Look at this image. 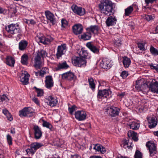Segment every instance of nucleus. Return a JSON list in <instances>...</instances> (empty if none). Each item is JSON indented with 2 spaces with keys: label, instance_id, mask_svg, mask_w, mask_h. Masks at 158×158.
Here are the masks:
<instances>
[{
  "label": "nucleus",
  "instance_id": "nucleus-1",
  "mask_svg": "<svg viewBox=\"0 0 158 158\" xmlns=\"http://www.w3.org/2000/svg\"><path fill=\"white\" fill-rule=\"evenodd\" d=\"M113 3L110 0H101L98 5L101 13L107 15L112 13Z\"/></svg>",
  "mask_w": 158,
  "mask_h": 158
},
{
  "label": "nucleus",
  "instance_id": "nucleus-2",
  "mask_svg": "<svg viewBox=\"0 0 158 158\" xmlns=\"http://www.w3.org/2000/svg\"><path fill=\"white\" fill-rule=\"evenodd\" d=\"M6 29L8 33L12 35L18 36L21 34V30L19 27L14 24H11L7 27H6Z\"/></svg>",
  "mask_w": 158,
  "mask_h": 158
},
{
  "label": "nucleus",
  "instance_id": "nucleus-3",
  "mask_svg": "<svg viewBox=\"0 0 158 158\" xmlns=\"http://www.w3.org/2000/svg\"><path fill=\"white\" fill-rule=\"evenodd\" d=\"M72 64L78 67H85L86 65V61L84 58L79 56H75L72 59Z\"/></svg>",
  "mask_w": 158,
  "mask_h": 158
},
{
  "label": "nucleus",
  "instance_id": "nucleus-4",
  "mask_svg": "<svg viewBox=\"0 0 158 158\" xmlns=\"http://www.w3.org/2000/svg\"><path fill=\"white\" fill-rule=\"evenodd\" d=\"M146 146L149 150L150 156H153V158H157V156L155 155L157 152L156 144L153 141H150L147 143Z\"/></svg>",
  "mask_w": 158,
  "mask_h": 158
},
{
  "label": "nucleus",
  "instance_id": "nucleus-5",
  "mask_svg": "<svg viewBox=\"0 0 158 158\" xmlns=\"http://www.w3.org/2000/svg\"><path fill=\"white\" fill-rule=\"evenodd\" d=\"M35 40L38 43H42L44 44H46L52 41L53 39L50 36H47L45 37L42 34H37L35 37Z\"/></svg>",
  "mask_w": 158,
  "mask_h": 158
},
{
  "label": "nucleus",
  "instance_id": "nucleus-6",
  "mask_svg": "<svg viewBox=\"0 0 158 158\" xmlns=\"http://www.w3.org/2000/svg\"><path fill=\"white\" fill-rule=\"evenodd\" d=\"M40 143L34 142L30 145V148L27 149L26 151L28 155H33L39 148L43 146Z\"/></svg>",
  "mask_w": 158,
  "mask_h": 158
},
{
  "label": "nucleus",
  "instance_id": "nucleus-7",
  "mask_svg": "<svg viewBox=\"0 0 158 158\" xmlns=\"http://www.w3.org/2000/svg\"><path fill=\"white\" fill-rule=\"evenodd\" d=\"M19 115L21 117H31L33 116L34 110L30 107H24L19 111Z\"/></svg>",
  "mask_w": 158,
  "mask_h": 158
},
{
  "label": "nucleus",
  "instance_id": "nucleus-8",
  "mask_svg": "<svg viewBox=\"0 0 158 158\" xmlns=\"http://www.w3.org/2000/svg\"><path fill=\"white\" fill-rule=\"evenodd\" d=\"M113 61L107 58L103 59L100 63V66L105 69H109L113 64Z\"/></svg>",
  "mask_w": 158,
  "mask_h": 158
},
{
  "label": "nucleus",
  "instance_id": "nucleus-9",
  "mask_svg": "<svg viewBox=\"0 0 158 158\" xmlns=\"http://www.w3.org/2000/svg\"><path fill=\"white\" fill-rule=\"evenodd\" d=\"M71 8L74 13L79 15H83L85 13V10L84 8L78 6L77 5H73Z\"/></svg>",
  "mask_w": 158,
  "mask_h": 158
},
{
  "label": "nucleus",
  "instance_id": "nucleus-10",
  "mask_svg": "<svg viewBox=\"0 0 158 158\" xmlns=\"http://www.w3.org/2000/svg\"><path fill=\"white\" fill-rule=\"evenodd\" d=\"M106 110V111L109 112V115L112 117L118 115L120 110L118 108L114 106H111L108 107Z\"/></svg>",
  "mask_w": 158,
  "mask_h": 158
},
{
  "label": "nucleus",
  "instance_id": "nucleus-11",
  "mask_svg": "<svg viewBox=\"0 0 158 158\" xmlns=\"http://www.w3.org/2000/svg\"><path fill=\"white\" fill-rule=\"evenodd\" d=\"M67 49L66 44H63L58 46L57 48L56 56L57 58H59L66 52Z\"/></svg>",
  "mask_w": 158,
  "mask_h": 158
},
{
  "label": "nucleus",
  "instance_id": "nucleus-12",
  "mask_svg": "<svg viewBox=\"0 0 158 158\" xmlns=\"http://www.w3.org/2000/svg\"><path fill=\"white\" fill-rule=\"evenodd\" d=\"M135 86L137 90L139 91L144 90L147 85L144 83L143 79H140L136 81Z\"/></svg>",
  "mask_w": 158,
  "mask_h": 158
},
{
  "label": "nucleus",
  "instance_id": "nucleus-13",
  "mask_svg": "<svg viewBox=\"0 0 158 158\" xmlns=\"http://www.w3.org/2000/svg\"><path fill=\"white\" fill-rule=\"evenodd\" d=\"M111 92L109 89H104L98 91V98L102 99H105L107 100V97L109 96Z\"/></svg>",
  "mask_w": 158,
  "mask_h": 158
},
{
  "label": "nucleus",
  "instance_id": "nucleus-14",
  "mask_svg": "<svg viewBox=\"0 0 158 158\" xmlns=\"http://www.w3.org/2000/svg\"><path fill=\"white\" fill-rule=\"evenodd\" d=\"M75 118L79 121H82L86 118V114L83 111H77L75 113Z\"/></svg>",
  "mask_w": 158,
  "mask_h": 158
},
{
  "label": "nucleus",
  "instance_id": "nucleus-15",
  "mask_svg": "<svg viewBox=\"0 0 158 158\" xmlns=\"http://www.w3.org/2000/svg\"><path fill=\"white\" fill-rule=\"evenodd\" d=\"M20 81L25 85H27L29 77V75L26 71H24L20 77Z\"/></svg>",
  "mask_w": 158,
  "mask_h": 158
},
{
  "label": "nucleus",
  "instance_id": "nucleus-16",
  "mask_svg": "<svg viewBox=\"0 0 158 158\" xmlns=\"http://www.w3.org/2000/svg\"><path fill=\"white\" fill-rule=\"evenodd\" d=\"M72 29L73 32L76 35L81 34L83 29V26L80 24H75L73 27Z\"/></svg>",
  "mask_w": 158,
  "mask_h": 158
},
{
  "label": "nucleus",
  "instance_id": "nucleus-17",
  "mask_svg": "<svg viewBox=\"0 0 158 158\" xmlns=\"http://www.w3.org/2000/svg\"><path fill=\"white\" fill-rule=\"evenodd\" d=\"M45 14L47 20L52 23L53 25L55 24L56 23L55 19L54 18V15L49 11H46L45 12Z\"/></svg>",
  "mask_w": 158,
  "mask_h": 158
},
{
  "label": "nucleus",
  "instance_id": "nucleus-18",
  "mask_svg": "<svg viewBox=\"0 0 158 158\" xmlns=\"http://www.w3.org/2000/svg\"><path fill=\"white\" fill-rule=\"evenodd\" d=\"M46 99L45 102L51 106H55L57 103V101L56 98L52 97V96H48Z\"/></svg>",
  "mask_w": 158,
  "mask_h": 158
},
{
  "label": "nucleus",
  "instance_id": "nucleus-19",
  "mask_svg": "<svg viewBox=\"0 0 158 158\" xmlns=\"http://www.w3.org/2000/svg\"><path fill=\"white\" fill-rule=\"evenodd\" d=\"M116 21L117 19L115 17L111 16L108 17L106 21V23L107 26L109 27L115 25Z\"/></svg>",
  "mask_w": 158,
  "mask_h": 158
},
{
  "label": "nucleus",
  "instance_id": "nucleus-20",
  "mask_svg": "<svg viewBox=\"0 0 158 158\" xmlns=\"http://www.w3.org/2000/svg\"><path fill=\"white\" fill-rule=\"evenodd\" d=\"M149 90L153 93H158V82L155 81L150 84L149 87Z\"/></svg>",
  "mask_w": 158,
  "mask_h": 158
},
{
  "label": "nucleus",
  "instance_id": "nucleus-21",
  "mask_svg": "<svg viewBox=\"0 0 158 158\" xmlns=\"http://www.w3.org/2000/svg\"><path fill=\"white\" fill-rule=\"evenodd\" d=\"M149 124V127L151 129L155 127L157 124V121L156 119L154 117H149L148 119Z\"/></svg>",
  "mask_w": 158,
  "mask_h": 158
},
{
  "label": "nucleus",
  "instance_id": "nucleus-22",
  "mask_svg": "<svg viewBox=\"0 0 158 158\" xmlns=\"http://www.w3.org/2000/svg\"><path fill=\"white\" fill-rule=\"evenodd\" d=\"M45 86L47 88L50 89L53 86V81L52 77L48 76L46 77Z\"/></svg>",
  "mask_w": 158,
  "mask_h": 158
},
{
  "label": "nucleus",
  "instance_id": "nucleus-23",
  "mask_svg": "<svg viewBox=\"0 0 158 158\" xmlns=\"http://www.w3.org/2000/svg\"><path fill=\"white\" fill-rule=\"evenodd\" d=\"M33 129L34 131L35 138L37 139L40 138L42 135L41 128L38 126H35Z\"/></svg>",
  "mask_w": 158,
  "mask_h": 158
},
{
  "label": "nucleus",
  "instance_id": "nucleus-24",
  "mask_svg": "<svg viewBox=\"0 0 158 158\" xmlns=\"http://www.w3.org/2000/svg\"><path fill=\"white\" fill-rule=\"evenodd\" d=\"M28 42L25 40H21L19 44V48L20 51H23L25 50L28 45Z\"/></svg>",
  "mask_w": 158,
  "mask_h": 158
},
{
  "label": "nucleus",
  "instance_id": "nucleus-25",
  "mask_svg": "<svg viewBox=\"0 0 158 158\" xmlns=\"http://www.w3.org/2000/svg\"><path fill=\"white\" fill-rule=\"evenodd\" d=\"M41 57L37 55L34 59V66L36 69H40L41 65Z\"/></svg>",
  "mask_w": 158,
  "mask_h": 158
},
{
  "label": "nucleus",
  "instance_id": "nucleus-26",
  "mask_svg": "<svg viewBox=\"0 0 158 158\" xmlns=\"http://www.w3.org/2000/svg\"><path fill=\"white\" fill-rule=\"evenodd\" d=\"M93 149L97 152H99L102 154H104L106 151L105 148L100 144H97L95 145L93 144Z\"/></svg>",
  "mask_w": 158,
  "mask_h": 158
},
{
  "label": "nucleus",
  "instance_id": "nucleus-27",
  "mask_svg": "<svg viewBox=\"0 0 158 158\" xmlns=\"http://www.w3.org/2000/svg\"><path fill=\"white\" fill-rule=\"evenodd\" d=\"M128 125L131 129L136 130H138L140 127L139 122L135 121L129 123Z\"/></svg>",
  "mask_w": 158,
  "mask_h": 158
},
{
  "label": "nucleus",
  "instance_id": "nucleus-28",
  "mask_svg": "<svg viewBox=\"0 0 158 158\" xmlns=\"http://www.w3.org/2000/svg\"><path fill=\"white\" fill-rule=\"evenodd\" d=\"M86 46L92 52L94 53H97L99 52L98 49L91 42L87 43L86 44Z\"/></svg>",
  "mask_w": 158,
  "mask_h": 158
},
{
  "label": "nucleus",
  "instance_id": "nucleus-29",
  "mask_svg": "<svg viewBox=\"0 0 158 158\" xmlns=\"http://www.w3.org/2000/svg\"><path fill=\"white\" fill-rule=\"evenodd\" d=\"M63 79L70 80L73 79L74 77L73 73L71 72H68L63 73L62 75Z\"/></svg>",
  "mask_w": 158,
  "mask_h": 158
},
{
  "label": "nucleus",
  "instance_id": "nucleus-30",
  "mask_svg": "<svg viewBox=\"0 0 158 158\" xmlns=\"http://www.w3.org/2000/svg\"><path fill=\"white\" fill-rule=\"evenodd\" d=\"M6 60V63L7 65L11 67L14 66L15 60L13 57L10 56H7Z\"/></svg>",
  "mask_w": 158,
  "mask_h": 158
},
{
  "label": "nucleus",
  "instance_id": "nucleus-31",
  "mask_svg": "<svg viewBox=\"0 0 158 158\" xmlns=\"http://www.w3.org/2000/svg\"><path fill=\"white\" fill-rule=\"evenodd\" d=\"M123 63L125 68H128L131 64V60L130 58L125 56L123 57Z\"/></svg>",
  "mask_w": 158,
  "mask_h": 158
},
{
  "label": "nucleus",
  "instance_id": "nucleus-32",
  "mask_svg": "<svg viewBox=\"0 0 158 158\" xmlns=\"http://www.w3.org/2000/svg\"><path fill=\"white\" fill-rule=\"evenodd\" d=\"M69 67L67 64L66 61H64L63 62L59 63L57 65V67L56 68V70L57 71L61 69H66Z\"/></svg>",
  "mask_w": 158,
  "mask_h": 158
},
{
  "label": "nucleus",
  "instance_id": "nucleus-33",
  "mask_svg": "<svg viewBox=\"0 0 158 158\" xmlns=\"http://www.w3.org/2000/svg\"><path fill=\"white\" fill-rule=\"evenodd\" d=\"M81 38L84 40H88L91 37V33L87 30V32L84 33L81 36Z\"/></svg>",
  "mask_w": 158,
  "mask_h": 158
},
{
  "label": "nucleus",
  "instance_id": "nucleus-34",
  "mask_svg": "<svg viewBox=\"0 0 158 158\" xmlns=\"http://www.w3.org/2000/svg\"><path fill=\"white\" fill-rule=\"evenodd\" d=\"M99 30V27L96 25L91 26L87 29V30L89 32H92L94 34H97L98 33Z\"/></svg>",
  "mask_w": 158,
  "mask_h": 158
},
{
  "label": "nucleus",
  "instance_id": "nucleus-35",
  "mask_svg": "<svg viewBox=\"0 0 158 158\" xmlns=\"http://www.w3.org/2000/svg\"><path fill=\"white\" fill-rule=\"evenodd\" d=\"M2 113L6 116L7 119L10 121L13 120V118L9 111L6 109L2 110Z\"/></svg>",
  "mask_w": 158,
  "mask_h": 158
},
{
  "label": "nucleus",
  "instance_id": "nucleus-36",
  "mask_svg": "<svg viewBox=\"0 0 158 158\" xmlns=\"http://www.w3.org/2000/svg\"><path fill=\"white\" fill-rule=\"evenodd\" d=\"M137 134L133 131L130 130L128 132V135L129 137H131L135 141H136L138 140L137 137Z\"/></svg>",
  "mask_w": 158,
  "mask_h": 158
},
{
  "label": "nucleus",
  "instance_id": "nucleus-37",
  "mask_svg": "<svg viewBox=\"0 0 158 158\" xmlns=\"http://www.w3.org/2000/svg\"><path fill=\"white\" fill-rule=\"evenodd\" d=\"M134 6V5H132L125 10V14L126 16H128L131 14L133 10V8Z\"/></svg>",
  "mask_w": 158,
  "mask_h": 158
},
{
  "label": "nucleus",
  "instance_id": "nucleus-38",
  "mask_svg": "<svg viewBox=\"0 0 158 158\" xmlns=\"http://www.w3.org/2000/svg\"><path fill=\"white\" fill-rule=\"evenodd\" d=\"M121 38L119 36H115L114 37V44L118 47L120 46L121 44Z\"/></svg>",
  "mask_w": 158,
  "mask_h": 158
},
{
  "label": "nucleus",
  "instance_id": "nucleus-39",
  "mask_svg": "<svg viewBox=\"0 0 158 158\" xmlns=\"http://www.w3.org/2000/svg\"><path fill=\"white\" fill-rule=\"evenodd\" d=\"M123 147L126 149H131L132 148V147L131 146V143H129L128 140H124L123 141Z\"/></svg>",
  "mask_w": 158,
  "mask_h": 158
},
{
  "label": "nucleus",
  "instance_id": "nucleus-40",
  "mask_svg": "<svg viewBox=\"0 0 158 158\" xmlns=\"http://www.w3.org/2000/svg\"><path fill=\"white\" fill-rule=\"evenodd\" d=\"M28 59V56L26 54H24L21 57V63L24 64H27Z\"/></svg>",
  "mask_w": 158,
  "mask_h": 158
},
{
  "label": "nucleus",
  "instance_id": "nucleus-41",
  "mask_svg": "<svg viewBox=\"0 0 158 158\" xmlns=\"http://www.w3.org/2000/svg\"><path fill=\"white\" fill-rule=\"evenodd\" d=\"M42 125L43 127H46L51 131L52 130V126L50 123L44 120H43Z\"/></svg>",
  "mask_w": 158,
  "mask_h": 158
},
{
  "label": "nucleus",
  "instance_id": "nucleus-42",
  "mask_svg": "<svg viewBox=\"0 0 158 158\" xmlns=\"http://www.w3.org/2000/svg\"><path fill=\"white\" fill-rule=\"evenodd\" d=\"M150 50L152 55L155 56L158 55V50L152 46H151Z\"/></svg>",
  "mask_w": 158,
  "mask_h": 158
},
{
  "label": "nucleus",
  "instance_id": "nucleus-43",
  "mask_svg": "<svg viewBox=\"0 0 158 158\" xmlns=\"http://www.w3.org/2000/svg\"><path fill=\"white\" fill-rule=\"evenodd\" d=\"M37 55L38 56H40L41 58H43L47 56V53L45 51L42 50L40 52H38Z\"/></svg>",
  "mask_w": 158,
  "mask_h": 158
},
{
  "label": "nucleus",
  "instance_id": "nucleus-44",
  "mask_svg": "<svg viewBox=\"0 0 158 158\" xmlns=\"http://www.w3.org/2000/svg\"><path fill=\"white\" fill-rule=\"evenodd\" d=\"M79 56L82 58H84L86 60V58L88 55V53L86 50H82L80 52Z\"/></svg>",
  "mask_w": 158,
  "mask_h": 158
},
{
  "label": "nucleus",
  "instance_id": "nucleus-45",
  "mask_svg": "<svg viewBox=\"0 0 158 158\" xmlns=\"http://www.w3.org/2000/svg\"><path fill=\"white\" fill-rule=\"evenodd\" d=\"M155 16L154 15H145L144 17V19L148 21L152 20L154 18Z\"/></svg>",
  "mask_w": 158,
  "mask_h": 158
},
{
  "label": "nucleus",
  "instance_id": "nucleus-46",
  "mask_svg": "<svg viewBox=\"0 0 158 158\" xmlns=\"http://www.w3.org/2000/svg\"><path fill=\"white\" fill-rule=\"evenodd\" d=\"M88 81L90 87L92 89L95 88V84L94 79L91 78L88 79Z\"/></svg>",
  "mask_w": 158,
  "mask_h": 158
},
{
  "label": "nucleus",
  "instance_id": "nucleus-47",
  "mask_svg": "<svg viewBox=\"0 0 158 158\" xmlns=\"http://www.w3.org/2000/svg\"><path fill=\"white\" fill-rule=\"evenodd\" d=\"M34 88L36 90L37 97H41L43 95L44 92L42 89H38L35 87Z\"/></svg>",
  "mask_w": 158,
  "mask_h": 158
},
{
  "label": "nucleus",
  "instance_id": "nucleus-48",
  "mask_svg": "<svg viewBox=\"0 0 158 158\" xmlns=\"http://www.w3.org/2000/svg\"><path fill=\"white\" fill-rule=\"evenodd\" d=\"M145 44V43H139L138 44V47L140 50L143 51L145 50L146 49L144 47Z\"/></svg>",
  "mask_w": 158,
  "mask_h": 158
},
{
  "label": "nucleus",
  "instance_id": "nucleus-49",
  "mask_svg": "<svg viewBox=\"0 0 158 158\" xmlns=\"http://www.w3.org/2000/svg\"><path fill=\"white\" fill-rule=\"evenodd\" d=\"M6 139L8 144L9 145H12V139L11 136L9 134H8L6 135Z\"/></svg>",
  "mask_w": 158,
  "mask_h": 158
},
{
  "label": "nucleus",
  "instance_id": "nucleus-50",
  "mask_svg": "<svg viewBox=\"0 0 158 158\" xmlns=\"http://www.w3.org/2000/svg\"><path fill=\"white\" fill-rule=\"evenodd\" d=\"M61 27L63 28L66 27L68 25V22L66 20L62 19L61 20Z\"/></svg>",
  "mask_w": 158,
  "mask_h": 158
},
{
  "label": "nucleus",
  "instance_id": "nucleus-51",
  "mask_svg": "<svg viewBox=\"0 0 158 158\" xmlns=\"http://www.w3.org/2000/svg\"><path fill=\"white\" fill-rule=\"evenodd\" d=\"M134 157L135 158H142V154L139 151H136Z\"/></svg>",
  "mask_w": 158,
  "mask_h": 158
},
{
  "label": "nucleus",
  "instance_id": "nucleus-52",
  "mask_svg": "<svg viewBox=\"0 0 158 158\" xmlns=\"http://www.w3.org/2000/svg\"><path fill=\"white\" fill-rule=\"evenodd\" d=\"M24 22L28 24L34 25L35 23V21L32 19H25Z\"/></svg>",
  "mask_w": 158,
  "mask_h": 158
},
{
  "label": "nucleus",
  "instance_id": "nucleus-53",
  "mask_svg": "<svg viewBox=\"0 0 158 158\" xmlns=\"http://www.w3.org/2000/svg\"><path fill=\"white\" fill-rule=\"evenodd\" d=\"M9 100L8 97L5 94H3L1 97V101L3 102L5 101V102H8Z\"/></svg>",
  "mask_w": 158,
  "mask_h": 158
},
{
  "label": "nucleus",
  "instance_id": "nucleus-54",
  "mask_svg": "<svg viewBox=\"0 0 158 158\" xmlns=\"http://www.w3.org/2000/svg\"><path fill=\"white\" fill-rule=\"evenodd\" d=\"M149 66L152 69L156 70L158 72V64H151Z\"/></svg>",
  "mask_w": 158,
  "mask_h": 158
},
{
  "label": "nucleus",
  "instance_id": "nucleus-55",
  "mask_svg": "<svg viewBox=\"0 0 158 158\" xmlns=\"http://www.w3.org/2000/svg\"><path fill=\"white\" fill-rule=\"evenodd\" d=\"M76 107L75 106H73L69 108V110L71 114H72L73 112L76 110Z\"/></svg>",
  "mask_w": 158,
  "mask_h": 158
},
{
  "label": "nucleus",
  "instance_id": "nucleus-56",
  "mask_svg": "<svg viewBox=\"0 0 158 158\" xmlns=\"http://www.w3.org/2000/svg\"><path fill=\"white\" fill-rule=\"evenodd\" d=\"M128 75L127 72L126 71H123L122 72L121 76L123 78H126Z\"/></svg>",
  "mask_w": 158,
  "mask_h": 158
},
{
  "label": "nucleus",
  "instance_id": "nucleus-57",
  "mask_svg": "<svg viewBox=\"0 0 158 158\" xmlns=\"http://www.w3.org/2000/svg\"><path fill=\"white\" fill-rule=\"evenodd\" d=\"M32 101L33 102H34L37 105H40L38 99L37 98H36L35 97H34L32 98Z\"/></svg>",
  "mask_w": 158,
  "mask_h": 158
},
{
  "label": "nucleus",
  "instance_id": "nucleus-58",
  "mask_svg": "<svg viewBox=\"0 0 158 158\" xmlns=\"http://www.w3.org/2000/svg\"><path fill=\"white\" fill-rule=\"evenodd\" d=\"M34 73H35L36 76H37L38 75H39L41 76H43V75L45 73V72L43 71L40 72H34Z\"/></svg>",
  "mask_w": 158,
  "mask_h": 158
},
{
  "label": "nucleus",
  "instance_id": "nucleus-59",
  "mask_svg": "<svg viewBox=\"0 0 158 158\" xmlns=\"http://www.w3.org/2000/svg\"><path fill=\"white\" fill-rule=\"evenodd\" d=\"M125 92H121L118 93L117 94V95L119 96L120 98H122L124 97L125 95Z\"/></svg>",
  "mask_w": 158,
  "mask_h": 158
},
{
  "label": "nucleus",
  "instance_id": "nucleus-60",
  "mask_svg": "<svg viewBox=\"0 0 158 158\" xmlns=\"http://www.w3.org/2000/svg\"><path fill=\"white\" fill-rule=\"evenodd\" d=\"M156 0H145V2L147 5H148L149 3H152Z\"/></svg>",
  "mask_w": 158,
  "mask_h": 158
},
{
  "label": "nucleus",
  "instance_id": "nucleus-61",
  "mask_svg": "<svg viewBox=\"0 0 158 158\" xmlns=\"http://www.w3.org/2000/svg\"><path fill=\"white\" fill-rule=\"evenodd\" d=\"M6 151L4 150L1 152V158H4L5 157V154L6 153Z\"/></svg>",
  "mask_w": 158,
  "mask_h": 158
},
{
  "label": "nucleus",
  "instance_id": "nucleus-62",
  "mask_svg": "<svg viewBox=\"0 0 158 158\" xmlns=\"http://www.w3.org/2000/svg\"><path fill=\"white\" fill-rule=\"evenodd\" d=\"M10 132L13 134H15V129L14 128H11L10 129Z\"/></svg>",
  "mask_w": 158,
  "mask_h": 158
},
{
  "label": "nucleus",
  "instance_id": "nucleus-63",
  "mask_svg": "<svg viewBox=\"0 0 158 158\" xmlns=\"http://www.w3.org/2000/svg\"><path fill=\"white\" fill-rule=\"evenodd\" d=\"M6 12V10L5 9L1 8V14L3 13L5 14Z\"/></svg>",
  "mask_w": 158,
  "mask_h": 158
},
{
  "label": "nucleus",
  "instance_id": "nucleus-64",
  "mask_svg": "<svg viewBox=\"0 0 158 158\" xmlns=\"http://www.w3.org/2000/svg\"><path fill=\"white\" fill-rule=\"evenodd\" d=\"M71 158H81V157L79 155H75L73 156Z\"/></svg>",
  "mask_w": 158,
  "mask_h": 158
}]
</instances>
